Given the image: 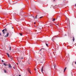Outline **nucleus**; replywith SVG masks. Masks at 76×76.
<instances>
[{"label": "nucleus", "mask_w": 76, "mask_h": 76, "mask_svg": "<svg viewBox=\"0 0 76 76\" xmlns=\"http://www.w3.org/2000/svg\"><path fill=\"white\" fill-rule=\"evenodd\" d=\"M44 49L42 48L40 51V54H43L44 53Z\"/></svg>", "instance_id": "1"}, {"label": "nucleus", "mask_w": 76, "mask_h": 76, "mask_svg": "<svg viewBox=\"0 0 76 76\" xmlns=\"http://www.w3.org/2000/svg\"><path fill=\"white\" fill-rule=\"evenodd\" d=\"M8 25L9 27H10V26H12V23H10V24H8Z\"/></svg>", "instance_id": "2"}, {"label": "nucleus", "mask_w": 76, "mask_h": 76, "mask_svg": "<svg viewBox=\"0 0 76 76\" xmlns=\"http://www.w3.org/2000/svg\"><path fill=\"white\" fill-rule=\"evenodd\" d=\"M9 33H7V35H5L4 37H8V36H9Z\"/></svg>", "instance_id": "3"}, {"label": "nucleus", "mask_w": 76, "mask_h": 76, "mask_svg": "<svg viewBox=\"0 0 76 76\" xmlns=\"http://www.w3.org/2000/svg\"><path fill=\"white\" fill-rule=\"evenodd\" d=\"M3 34H5V29H4L2 31Z\"/></svg>", "instance_id": "4"}, {"label": "nucleus", "mask_w": 76, "mask_h": 76, "mask_svg": "<svg viewBox=\"0 0 76 76\" xmlns=\"http://www.w3.org/2000/svg\"><path fill=\"white\" fill-rule=\"evenodd\" d=\"M45 43L46 44V46L48 47V42L46 41L45 42Z\"/></svg>", "instance_id": "5"}, {"label": "nucleus", "mask_w": 76, "mask_h": 76, "mask_svg": "<svg viewBox=\"0 0 76 76\" xmlns=\"http://www.w3.org/2000/svg\"><path fill=\"white\" fill-rule=\"evenodd\" d=\"M28 72L30 74H31V71H30V69H29L28 68Z\"/></svg>", "instance_id": "6"}, {"label": "nucleus", "mask_w": 76, "mask_h": 76, "mask_svg": "<svg viewBox=\"0 0 76 76\" xmlns=\"http://www.w3.org/2000/svg\"><path fill=\"white\" fill-rule=\"evenodd\" d=\"M9 68H10L11 69V68H12V66H11L10 64H9Z\"/></svg>", "instance_id": "7"}, {"label": "nucleus", "mask_w": 76, "mask_h": 76, "mask_svg": "<svg viewBox=\"0 0 76 76\" xmlns=\"http://www.w3.org/2000/svg\"><path fill=\"white\" fill-rule=\"evenodd\" d=\"M33 18V19H35V17H34V16H31V18Z\"/></svg>", "instance_id": "8"}, {"label": "nucleus", "mask_w": 76, "mask_h": 76, "mask_svg": "<svg viewBox=\"0 0 76 76\" xmlns=\"http://www.w3.org/2000/svg\"><path fill=\"white\" fill-rule=\"evenodd\" d=\"M3 64L4 66H8V65L7 64H6V63H4Z\"/></svg>", "instance_id": "9"}, {"label": "nucleus", "mask_w": 76, "mask_h": 76, "mask_svg": "<svg viewBox=\"0 0 76 76\" xmlns=\"http://www.w3.org/2000/svg\"><path fill=\"white\" fill-rule=\"evenodd\" d=\"M8 57H10V55H9V53H6Z\"/></svg>", "instance_id": "10"}, {"label": "nucleus", "mask_w": 76, "mask_h": 76, "mask_svg": "<svg viewBox=\"0 0 76 76\" xmlns=\"http://www.w3.org/2000/svg\"><path fill=\"white\" fill-rule=\"evenodd\" d=\"M43 66L42 68V69H41V71L42 73H43Z\"/></svg>", "instance_id": "11"}, {"label": "nucleus", "mask_w": 76, "mask_h": 76, "mask_svg": "<svg viewBox=\"0 0 76 76\" xmlns=\"http://www.w3.org/2000/svg\"><path fill=\"white\" fill-rule=\"evenodd\" d=\"M4 73H7V71L5 69H4Z\"/></svg>", "instance_id": "12"}, {"label": "nucleus", "mask_w": 76, "mask_h": 76, "mask_svg": "<svg viewBox=\"0 0 76 76\" xmlns=\"http://www.w3.org/2000/svg\"><path fill=\"white\" fill-rule=\"evenodd\" d=\"M66 69H67V67H66L64 70V72H65V71H66Z\"/></svg>", "instance_id": "13"}, {"label": "nucleus", "mask_w": 76, "mask_h": 76, "mask_svg": "<svg viewBox=\"0 0 76 76\" xmlns=\"http://www.w3.org/2000/svg\"><path fill=\"white\" fill-rule=\"evenodd\" d=\"M10 57H11V60H13V57L11 56H10Z\"/></svg>", "instance_id": "14"}, {"label": "nucleus", "mask_w": 76, "mask_h": 76, "mask_svg": "<svg viewBox=\"0 0 76 76\" xmlns=\"http://www.w3.org/2000/svg\"><path fill=\"white\" fill-rule=\"evenodd\" d=\"M73 41H75V37H73Z\"/></svg>", "instance_id": "15"}, {"label": "nucleus", "mask_w": 76, "mask_h": 76, "mask_svg": "<svg viewBox=\"0 0 76 76\" xmlns=\"http://www.w3.org/2000/svg\"><path fill=\"white\" fill-rule=\"evenodd\" d=\"M19 34L20 35V36H22V33H20Z\"/></svg>", "instance_id": "16"}, {"label": "nucleus", "mask_w": 76, "mask_h": 76, "mask_svg": "<svg viewBox=\"0 0 76 76\" xmlns=\"http://www.w3.org/2000/svg\"><path fill=\"white\" fill-rule=\"evenodd\" d=\"M55 18H54L53 20H52V21H55Z\"/></svg>", "instance_id": "17"}, {"label": "nucleus", "mask_w": 76, "mask_h": 76, "mask_svg": "<svg viewBox=\"0 0 76 76\" xmlns=\"http://www.w3.org/2000/svg\"><path fill=\"white\" fill-rule=\"evenodd\" d=\"M38 16V15H37L35 17V19H37V16Z\"/></svg>", "instance_id": "18"}, {"label": "nucleus", "mask_w": 76, "mask_h": 76, "mask_svg": "<svg viewBox=\"0 0 76 76\" xmlns=\"http://www.w3.org/2000/svg\"><path fill=\"white\" fill-rule=\"evenodd\" d=\"M56 66V65H55L54 66V69H56V66Z\"/></svg>", "instance_id": "19"}, {"label": "nucleus", "mask_w": 76, "mask_h": 76, "mask_svg": "<svg viewBox=\"0 0 76 76\" xmlns=\"http://www.w3.org/2000/svg\"><path fill=\"white\" fill-rule=\"evenodd\" d=\"M43 18V16H42V17H40V19H41V18Z\"/></svg>", "instance_id": "20"}, {"label": "nucleus", "mask_w": 76, "mask_h": 76, "mask_svg": "<svg viewBox=\"0 0 76 76\" xmlns=\"http://www.w3.org/2000/svg\"><path fill=\"white\" fill-rule=\"evenodd\" d=\"M10 50H11V47H10Z\"/></svg>", "instance_id": "21"}, {"label": "nucleus", "mask_w": 76, "mask_h": 76, "mask_svg": "<svg viewBox=\"0 0 76 76\" xmlns=\"http://www.w3.org/2000/svg\"><path fill=\"white\" fill-rule=\"evenodd\" d=\"M1 61H2V63H4V61H3V60H2Z\"/></svg>", "instance_id": "22"}, {"label": "nucleus", "mask_w": 76, "mask_h": 76, "mask_svg": "<svg viewBox=\"0 0 76 76\" xmlns=\"http://www.w3.org/2000/svg\"><path fill=\"white\" fill-rule=\"evenodd\" d=\"M5 31H7V29H6V28H5Z\"/></svg>", "instance_id": "23"}, {"label": "nucleus", "mask_w": 76, "mask_h": 76, "mask_svg": "<svg viewBox=\"0 0 76 76\" xmlns=\"http://www.w3.org/2000/svg\"><path fill=\"white\" fill-rule=\"evenodd\" d=\"M0 36H1V33H0Z\"/></svg>", "instance_id": "24"}, {"label": "nucleus", "mask_w": 76, "mask_h": 76, "mask_svg": "<svg viewBox=\"0 0 76 76\" xmlns=\"http://www.w3.org/2000/svg\"><path fill=\"white\" fill-rule=\"evenodd\" d=\"M23 57H22L21 58V59H23Z\"/></svg>", "instance_id": "25"}, {"label": "nucleus", "mask_w": 76, "mask_h": 76, "mask_svg": "<svg viewBox=\"0 0 76 76\" xmlns=\"http://www.w3.org/2000/svg\"><path fill=\"white\" fill-rule=\"evenodd\" d=\"M30 16H32V15H30Z\"/></svg>", "instance_id": "26"}, {"label": "nucleus", "mask_w": 76, "mask_h": 76, "mask_svg": "<svg viewBox=\"0 0 76 76\" xmlns=\"http://www.w3.org/2000/svg\"><path fill=\"white\" fill-rule=\"evenodd\" d=\"M75 64H76V62H75Z\"/></svg>", "instance_id": "27"}, {"label": "nucleus", "mask_w": 76, "mask_h": 76, "mask_svg": "<svg viewBox=\"0 0 76 76\" xmlns=\"http://www.w3.org/2000/svg\"><path fill=\"white\" fill-rule=\"evenodd\" d=\"M34 69L35 70V71H36V69H35L34 68Z\"/></svg>", "instance_id": "28"}, {"label": "nucleus", "mask_w": 76, "mask_h": 76, "mask_svg": "<svg viewBox=\"0 0 76 76\" xmlns=\"http://www.w3.org/2000/svg\"><path fill=\"white\" fill-rule=\"evenodd\" d=\"M36 23H35V22L34 23V24H35Z\"/></svg>", "instance_id": "29"}, {"label": "nucleus", "mask_w": 76, "mask_h": 76, "mask_svg": "<svg viewBox=\"0 0 76 76\" xmlns=\"http://www.w3.org/2000/svg\"><path fill=\"white\" fill-rule=\"evenodd\" d=\"M54 1H55V0H54Z\"/></svg>", "instance_id": "30"}, {"label": "nucleus", "mask_w": 76, "mask_h": 76, "mask_svg": "<svg viewBox=\"0 0 76 76\" xmlns=\"http://www.w3.org/2000/svg\"><path fill=\"white\" fill-rule=\"evenodd\" d=\"M12 28H13V27H12Z\"/></svg>", "instance_id": "31"}, {"label": "nucleus", "mask_w": 76, "mask_h": 76, "mask_svg": "<svg viewBox=\"0 0 76 76\" xmlns=\"http://www.w3.org/2000/svg\"><path fill=\"white\" fill-rule=\"evenodd\" d=\"M29 64H30V63H29Z\"/></svg>", "instance_id": "32"}]
</instances>
